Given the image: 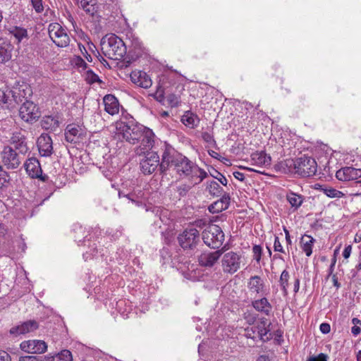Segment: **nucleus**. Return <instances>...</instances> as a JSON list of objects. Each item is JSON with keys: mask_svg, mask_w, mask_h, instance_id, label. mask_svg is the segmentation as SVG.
I'll return each mask as SVG.
<instances>
[{"mask_svg": "<svg viewBox=\"0 0 361 361\" xmlns=\"http://www.w3.org/2000/svg\"><path fill=\"white\" fill-rule=\"evenodd\" d=\"M172 166L180 176H184L192 180V184L200 183L207 176L205 171L186 157L177 153L171 147H166L161 155L160 171L164 173Z\"/></svg>", "mask_w": 361, "mask_h": 361, "instance_id": "obj_1", "label": "nucleus"}, {"mask_svg": "<svg viewBox=\"0 0 361 361\" xmlns=\"http://www.w3.org/2000/svg\"><path fill=\"white\" fill-rule=\"evenodd\" d=\"M116 133L132 145L140 142L135 149L137 155H142L145 149H151L154 145V133L153 131L133 120L128 121H118L115 123Z\"/></svg>", "mask_w": 361, "mask_h": 361, "instance_id": "obj_2", "label": "nucleus"}, {"mask_svg": "<svg viewBox=\"0 0 361 361\" xmlns=\"http://www.w3.org/2000/svg\"><path fill=\"white\" fill-rule=\"evenodd\" d=\"M103 54L110 59L121 60L126 54L123 41L115 34H107L101 40Z\"/></svg>", "mask_w": 361, "mask_h": 361, "instance_id": "obj_3", "label": "nucleus"}, {"mask_svg": "<svg viewBox=\"0 0 361 361\" xmlns=\"http://www.w3.org/2000/svg\"><path fill=\"white\" fill-rule=\"evenodd\" d=\"M285 165L293 168L295 173L302 177H310L315 175L317 169L316 161L313 158L305 155L295 160L287 159L285 161Z\"/></svg>", "mask_w": 361, "mask_h": 361, "instance_id": "obj_4", "label": "nucleus"}, {"mask_svg": "<svg viewBox=\"0 0 361 361\" xmlns=\"http://www.w3.org/2000/svg\"><path fill=\"white\" fill-rule=\"evenodd\" d=\"M32 91L30 87L24 88L23 85L18 87H14L11 90L8 87L0 89V104L6 108L12 106L13 102L16 104L23 102V98H25L27 95L30 96Z\"/></svg>", "mask_w": 361, "mask_h": 361, "instance_id": "obj_5", "label": "nucleus"}, {"mask_svg": "<svg viewBox=\"0 0 361 361\" xmlns=\"http://www.w3.org/2000/svg\"><path fill=\"white\" fill-rule=\"evenodd\" d=\"M204 243L212 249H218L222 245L225 235L220 226L216 224H210L202 233Z\"/></svg>", "mask_w": 361, "mask_h": 361, "instance_id": "obj_6", "label": "nucleus"}, {"mask_svg": "<svg viewBox=\"0 0 361 361\" xmlns=\"http://www.w3.org/2000/svg\"><path fill=\"white\" fill-rule=\"evenodd\" d=\"M221 267L224 273L233 274L240 269L242 263V255L239 252L229 251L221 255Z\"/></svg>", "mask_w": 361, "mask_h": 361, "instance_id": "obj_7", "label": "nucleus"}, {"mask_svg": "<svg viewBox=\"0 0 361 361\" xmlns=\"http://www.w3.org/2000/svg\"><path fill=\"white\" fill-rule=\"evenodd\" d=\"M25 156V154L19 153L13 147L8 145L4 147L1 152L2 163L7 169H18Z\"/></svg>", "mask_w": 361, "mask_h": 361, "instance_id": "obj_8", "label": "nucleus"}, {"mask_svg": "<svg viewBox=\"0 0 361 361\" xmlns=\"http://www.w3.org/2000/svg\"><path fill=\"white\" fill-rule=\"evenodd\" d=\"M178 240L183 250H194L200 243V233L195 228H186L178 235Z\"/></svg>", "mask_w": 361, "mask_h": 361, "instance_id": "obj_9", "label": "nucleus"}, {"mask_svg": "<svg viewBox=\"0 0 361 361\" xmlns=\"http://www.w3.org/2000/svg\"><path fill=\"white\" fill-rule=\"evenodd\" d=\"M48 32L49 37L57 47H66L69 45L70 37L60 24L57 23L49 24Z\"/></svg>", "mask_w": 361, "mask_h": 361, "instance_id": "obj_10", "label": "nucleus"}, {"mask_svg": "<svg viewBox=\"0 0 361 361\" xmlns=\"http://www.w3.org/2000/svg\"><path fill=\"white\" fill-rule=\"evenodd\" d=\"M149 150L145 149V153L142 154L145 157L140 160V164L141 171L144 174H152L161 164L158 154L154 152H149Z\"/></svg>", "mask_w": 361, "mask_h": 361, "instance_id": "obj_11", "label": "nucleus"}, {"mask_svg": "<svg viewBox=\"0 0 361 361\" xmlns=\"http://www.w3.org/2000/svg\"><path fill=\"white\" fill-rule=\"evenodd\" d=\"M224 251L225 247L215 251H204L197 257V262L202 267L212 268L219 262Z\"/></svg>", "mask_w": 361, "mask_h": 361, "instance_id": "obj_12", "label": "nucleus"}, {"mask_svg": "<svg viewBox=\"0 0 361 361\" xmlns=\"http://www.w3.org/2000/svg\"><path fill=\"white\" fill-rule=\"evenodd\" d=\"M19 116L24 121L32 123L39 118L40 114L37 106L32 102L26 100L20 107Z\"/></svg>", "mask_w": 361, "mask_h": 361, "instance_id": "obj_13", "label": "nucleus"}, {"mask_svg": "<svg viewBox=\"0 0 361 361\" xmlns=\"http://www.w3.org/2000/svg\"><path fill=\"white\" fill-rule=\"evenodd\" d=\"M20 348L29 354H42L47 350V345L42 340H28L23 341Z\"/></svg>", "mask_w": 361, "mask_h": 361, "instance_id": "obj_14", "label": "nucleus"}, {"mask_svg": "<svg viewBox=\"0 0 361 361\" xmlns=\"http://www.w3.org/2000/svg\"><path fill=\"white\" fill-rule=\"evenodd\" d=\"M85 134L84 129L75 123L68 124L65 129V140L70 143H79Z\"/></svg>", "mask_w": 361, "mask_h": 361, "instance_id": "obj_15", "label": "nucleus"}, {"mask_svg": "<svg viewBox=\"0 0 361 361\" xmlns=\"http://www.w3.org/2000/svg\"><path fill=\"white\" fill-rule=\"evenodd\" d=\"M38 327V323L34 319H30L25 322H23L19 325L13 326L9 330V333L11 335H13V336L16 337L20 335H24L25 334L32 332L37 329Z\"/></svg>", "mask_w": 361, "mask_h": 361, "instance_id": "obj_16", "label": "nucleus"}, {"mask_svg": "<svg viewBox=\"0 0 361 361\" xmlns=\"http://www.w3.org/2000/svg\"><path fill=\"white\" fill-rule=\"evenodd\" d=\"M336 176L341 181L354 180L361 177V169L350 166L343 167L336 171Z\"/></svg>", "mask_w": 361, "mask_h": 361, "instance_id": "obj_17", "label": "nucleus"}, {"mask_svg": "<svg viewBox=\"0 0 361 361\" xmlns=\"http://www.w3.org/2000/svg\"><path fill=\"white\" fill-rule=\"evenodd\" d=\"M37 144L39 152L42 157H49L52 154V140L48 134H42L38 137Z\"/></svg>", "mask_w": 361, "mask_h": 361, "instance_id": "obj_18", "label": "nucleus"}, {"mask_svg": "<svg viewBox=\"0 0 361 361\" xmlns=\"http://www.w3.org/2000/svg\"><path fill=\"white\" fill-rule=\"evenodd\" d=\"M10 142L12 147L20 154H26L29 148L25 142V136L20 132H15L13 133Z\"/></svg>", "mask_w": 361, "mask_h": 361, "instance_id": "obj_19", "label": "nucleus"}, {"mask_svg": "<svg viewBox=\"0 0 361 361\" xmlns=\"http://www.w3.org/2000/svg\"><path fill=\"white\" fill-rule=\"evenodd\" d=\"M130 79L133 83L145 89L150 87L152 84L151 78L143 71H133L130 73Z\"/></svg>", "mask_w": 361, "mask_h": 361, "instance_id": "obj_20", "label": "nucleus"}, {"mask_svg": "<svg viewBox=\"0 0 361 361\" xmlns=\"http://www.w3.org/2000/svg\"><path fill=\"white\" fill-rule=\"evenodd\" d=\"M24 167L27 174L32 178H40L42 173L40 164L35 157L27 159L24 164Z\"/></svg>", "mask_w": 361, "mask_h": 361, "instance_id": "obj_21", "label": "nucleus"}, {"mask_svg": "<svg viewBox=\"0 0 361 361\" xmlns=\"http://www.w3.org/2000/svg\"><path fill=\"white\" fill-rule=\"evenodd\" d=\"M104 110L109 114L114 116L119 111V103L117 98L112 94H107L103 99Z\"/></svg>", "mask_w": 361, "mask_h": 361, "instance_id": "obj_22", "label": "nucleus"}, {"mask_svg": "<svg viewBox=\"0 0 361 361\" xmlns=\"http://www.w3.org/2000/svg\"><path fill=\"white\" fill-rule=\"evenodd\" d=\"M231 197L228 193L225 192L220 200L214 202L209 207V210L212 213H219L228 208L230 205Z\"/></svg>", "mask_w": 361, "mask_h": 361, "instance_id": "obj_23", "label": "nucleus"}, {"mask_svg": "<svg viewBox=\"0 0 361 361\" xmlns=\"http://www.w3.org/2000/svg\"><path fill=\"white\" fill-rule=\"evenodd\" d=\"M247 288L251 293H263L264 283L259 276H251L247 283Z\"/></svg>", "mask_w": 361, "mask_h": 361, "instance_id": "obj_24", "label": "nucleus"}, {"mask_svg": "<svg viewBox=\"0 0 361 361\" xmlns=\"http://www.w3.org/2000/svg\"><path fill=\"white\" fill-rule=\"evenodd\" d=\"M12 44L4 39H0V62L4 63L11 59V52L13 51Z\"/></svg>", "mask_w": 361, "mask_h": 361, "instance_id": "obj_25", "label": "nucleus"}, {"mask_svg": "<svg viewBox=\"0 0 361 361\" xmlns=\"http://www.w3.org/2000/svg\"><path fill=\"white\" fill-rule=\"evenodd\" d=\"M251 161L253 165L265 166L270 164L271 157L263 152H256L251 155Z\"/></svg>", "mask_w": 361, "mask_h": 361, "instance_id": "obj_26", "label": "nucleus"}, {"mask_svg": "<svg viewBox=\"0 0 361 361\" xmlns=\"http://www.w3.org/2000/svg\"><path fill=\"white\" fill-rule=\"evenodd\" d=\"M253 307L258 312L269 315L271 311V305L266 298L256 300L252 302Z\"/></svg>", "mask_w": 361, "mask_h": 361, "instance_id": "obj_27", "label": "nucleus"}, {"mask_svg": "<svg viewBox=\"0 0 361 361\" xmlns=\"http://www.w3.org/2000/svg\"><path fill=\"white\" fill-rule=\"evenodd\" d=\"M315 239L311 235L305 234L300 239V246L307 257H310L312 253V247Z\"/></svg>", "mask_w": 361, "mask_h": 361, "instance_id": "obj_28", "label": "nucleus"}, {"mask_svg": "<svg viewBox=\"0 0 361 361\" xmlns=\"http://www.w3.org/2000/svg\"><path fill=\"white\" fill-rule=\"evenodd\" d=\"M181 121L185 126L194 128L197 126L200 119L196 114L191 111H186L182 116Z\"/></svg>", "mask_w": 361, "mask_h": 361, "instance_id": "obj_29", "label": "nucleus"}, {"mask_svg": "<svg viewBox=\"0 0 361 361\" xmlns=\"http://www.w3.org/2000/svg\"><path fill=\"white\" fill-rule=\"evenodd\" d=\"M41 126L46 130H55L59 126L57 118L52 116H45L41 120Z\"/></svg>", "mask_w": 361, "mask_h": 361, "instance_id": "obj_30", "label": "nucleus"}, {"mask_svg": "<svg viewBox=\"0 0 361 361\" xmlns=\"http://www.w3.org/2000/svg\"><path fill=\"white\" fill-rule=\"evenodd\" d=\"M318 187L316 188L323 192L327 197L330 198H341L343 197L345 194L332 187L326 186L324 185H317Z\"/></svg>", "mask_w": 361, "mask_h": 361, "instance_id": "obj_31", "label": "nucleus"}, {"mask_svg": "<svg viewBox=\"0 0 361 361\" xmlns=\"http://www.w3.org/2000/svg\"><path fill=\"white\" fill-rule=\"evenodd\" d=\"M206 190L214 197H221L225 193L222 187L214 180L207 182Z\"/></svg>", "mask_w": 361, "mask_h": 361, "instance_id": "obj_32", "label": "nucleus"}, {"mask_svg": "<svg viewBox=\"0 0 361 361\" xmlns=\"http://www.w3.org/2000/svg\"><path fill=\"white\" fill-rule=\"evenodd\" d=\"M8 31L18 43L22 42L23 39L28 38L27 31L23 27L14 26L11 27Z\"/></svg>", "mask_w": 361, "mask_h": 361, "instance_id": "obj_33", "label": "nucleus"}, {"mask_svg": "<svg viewBox=\"0 0 361 361\" xmlns=\"http://www.w3.org/2000/svg\"><path fill=\"white\" fill-rule=\"evenodd\" d=\"M286 199L295 210L302 205L304 200V197L302 195L293 192H290L287 194Z\"/></svg>", "mask_w": 361, "mask_h": 361, "instance_id": "obj_34", "label": "nucleus"}, {"mask_svg": "<svg viewBox=\"0 0 361 361\" xmlns=\"http://www.w3.org/2000/svg\"><path fill=\"white\" fill-rule=\"evenodd\" d=\"M77 3L87 14L94 15L96 0H79V2Z\"/></svg>", "mask_w": 361, "mask_h": 361, "instance_id": "obj_35", "label": "nucleus"}, {"mask_svg": "<svg viewBox=\"0 0 361 361\" xmlns=\"http://www.w3.org/2000/svg\"><path fill=\"white\" fill-rule=\"evenodd\" d=\"M197 184H192V180H189V183H181L176 187V191L180 197H185L190 190Z\"/></svg>", "mask_w": 361, "mask_h": 361, "instance_id": "obj_36", "label": "nucleus"}, {"mask_svg": "<svg viewBox=\"0 0 361 361\" xmlns=\"http://www.w3.org/2000/svg\"><path fill=\"white\" fill-rule=\"evenodd\" d=\"M289 278L290 275L288 271H287L286 270H283L280 276L279 285L281 288V290L284 295H286L288 294L287 288L288 286Z\"/></svg>", "mask_w": 361, "mask_h": 361, "instance_id": "obj_37", "label": "nucleus"}, {"mask_svg": "<svg viewBox=\"0 0 361 361\" xmlns=\"http://www.w3.org/2000/svg\"><path fill=\"white\" fill-rule=\"evenodd\" d=\"M54 355L56 361H73L72 354L68 350H62Z\"/></svg>", "mask_w": 361, "mask_h": 361, "instance_id": "obj_38", "label": "nucleus"}, {"mask_svg": "<svg viewBox=\"0 0 361 361\" xmlns=\"http://www.w3.org/2000/svg\"><path fill=\"white\" fill-rule=\"evenodd\" d=\"M252 253H253V259L256 260L257 262H259L262 257V248L260 245H255L252 247Z\"/></svg>", "mask_w": 361, "mask_h": 361, "instance_id": "obj_39", "label": "nucleus"}, {"mask_svg": "<svg viewBox=\"0 0 361 361\" xmlns=\"http://www.w3.org/2000/svg\"><path fill=\"white\" fill-rule=\"evenodd\" d=\"M202 138L206 142L209 146L214 147L216 145V141L214 136L208 132H204L202 133Z\"/></svg>", "mask_w": 361, "mask_h": 361, "instance_id": "obj_40", "label": "nucleus"}, {"mask_svg": "<svg viewBox=\"0 0 361 361\" xmlns=\"http://www.w3.org/2000/svg\"><path fill=\"white\" fill-rule=\"evenodd\" d=\"M32 6L35 11L37 13H41L44 11V6L42 0H30Z\"/></svg>", "mask_w": 361, "mask_h": 361, "instance_id": "obj_41", "label": "nucleus"}, {"mask_svg": "<svg viewBox=\"0 0 361 361\" xmlns=\"http://www.w3.org/2000/svg\"><path fill=\"white\" fill-rule=\"evenodd\" d=\"M211 176L217 179L223 185L226 186L228 184L227 178L220 172L214 170V173H210Z\"/></svg>", "mask_w": 361, "mask_h": 361, "instance_id": "obj_42", "label": "nucleus"}, {"mask_svg": "<svg viewBox=\"0 0 361 361\" xmlns=\"http://www.w3.org/2000/svg\"><path fill=\"white\" fill-rule=\"evenodd\" d=\"M87 80H88L90 83L102 82L99 76L96 73H94L92 70H88L87 71Z\"/></svg>", "mask_w": 361, "mask_h": 361, "instance_id": "obj_43", "label": "nucleus"}, {"mask_svg": "<svg viewBox=\"0 0 361 361\" xmlns=\"http://www.w3.org/2000/svg\"><path fill=\"white\" fill-rule=\"evenodd\" d=\"M73 63L78 68H81L82 70H85L87 68V63L86 62L82 59V57L78 56H75L73 59Z\"/></svg>", "mask_w": 361, "mask_h": 361, "instance_id": "obj_44", "label": "nucleus"}, {"mask_svg": "<svg viewBox=\"0 0 361 361\" xmlns=\"http://www.w3.org/2000/svg\"><path fill=\"white\" fill-rule=\"evenodd\" d=\"M328 355L324 353H319L317 356H310L307 361H327Z\"/></svg>", "mask_w": 361, "mask_h": 361, "instance_id": "obj_45", "label": "nucleus"}, {"mask_svg": "<svg viewBox=\"0 0 361 361\" xmlns=\"http://www.w3.org/2000/svg\"><path fill=\"white\" fill-rule=\"evenodd\" d=\"M338 252V250H334V257L331 259V263L329 266V273H328V276H327V279L329 278L332 274H334V268H335V264L336 263V254Z\"/></svg>", "mask_w": 361, "mask_h": 361, "instance_id": "obj_46", "label": "nucleus"}, {"mask_svg": "<svg viewBox=\"0 0 361 361\" xmlns=\"http://www.w3.org/2000/svg\"><path fill=\"white\" fill-rule=\"evenodd\" d=\"M274 249L275 252L285 253V250L283 248L278 236H275L274 238Z\"/></svg>", "mask_w": 361, "mask_h": 361, "instance_id": "obj_47", "label": "nucleus"}, {"mask_svg": "<svg viewBox=\"0 0 361 361\" xmlns=\"http://www.w3.org/2000/svg\"><path fill=\"white\" fill-rule=\"evenodd\" d=\"M167 101L169 102L171 106H177L179 104V99L178 97H176L175 94H169L167 97Z\"/></svg>", "mask_w": 361, "mask_h": 361, "instance_id": "obj_48", "label": "nucleus"}, {"mask_svg": "<svg viewBox=\"0 0 361 361\" xmlns=\"http://www.w3.org/2000/svg\"><path fill=\"white\" fill-rule=\"evenodd\" d=\"M19 361H39V357L34 355H25L19 357Z\"/></svg>", "mask_w": 361, "mask_h": 361, "instance_id": "obj_49", "label": "nucleus"}, {"mask_svg": "<svg viewBox=\"0 0 361 361\" xmlns=\"http://www.w3.org/2000/svg\"><path fill=\"white\" fill-rule=\"evenodd\" d=\"M0 361H11L10 355L6 351H0Z\"/></svg>", "mask_w": 361, "mask_h": 361, "instance_id": "obj_50", "label": "nucleus"}, {"mask_svg": "<svg viewBox=\"0 0 361 361\" xmlns=\"http://www.w3.org/2000/svg\"><path fill=\"white\" fill-rule=\"evenodd\" d=\"M320 331H322V333L323 334H328L330 332V330H331V327H330V325L327 323H322L321 325H320Z\"/></svg>", "mask_w": 361, "mask_h": 361, "instance_id": "obj_51", "label": "nucleus"}, {"mask_svg": "<svg viewBox=\"0 0 361 361\" xmlns=\"http://www.w3.org/2000/svg\"><path fill=\"white\" fill-rule=\"evenodd\" d=\"M39 361H56L55 355L48 354L43 357H39Z\"/></svg>", "mask_w": 361, "mask_h": 361, "instance_id": "obj_52", "label": "nucleus"}, {"mask_svg": "<svg viewBox=\"0 0 361 361\" xmlns=\"http://www.w3.org/2000/svg\"><path fill=\"white\" fill-rule=\"evenodd\" d=\"M268 331H269V330H267L265 328L259 330V331H258V334H259V336L260 338L262 340H263L264 341H265L269 339L268 337L265 338V336H267Z\"/></svg>", "mask_w": 361, "mask_h": 361, "instance_id": "obj_53", "label": "nucleus"}, {"mask_svg": "<svg viewBox=\"0 0 361 361\" xmlns=\"http://www.w3.org/2000/svg\"><path fill=\"white\" fill-rule=\"evenodd\" d=\"M351 250L352 246L350 245L345 247L343 252V256L345 259H348L350 256Z\"/></svg>", "mask_w": 361, "mask_h": 361, "instance_id": "obj_54", "label": "nucleus"}, {"mask_svg": "<svg viewBox=\"0 0 361 361\" xmlns=\"http://www.w3.org/2000/svg\"><path fill=\"white\" fill-rule=\"evenodd\" d=\"M331 277L333 282V285L336 288V289H338L341 287V283L338 282L336 274H332Z\"/></svg>", "mask_w": 361, "mask_h": 361, "instance_id": "obj_55", "label": "nucleus"}, {"mask_svg": "<svg viewBox=\"0 0 361 361\" xmlns=\"http://www.w3.org/2000/svg\"><path fill=\"white\" fill-rule=\"evenodd\" d=\"M233 176L240 180V181H243L245 180V175L244 173L240 172V171H234L233 173Z\"/></svg>", "mask_w": 361, "mask_h": 361, "instance_id": "obj_56", "label": "nucleus"}, {"mask_svg": "<svg viewBox=\"0 0 361 361\" xmlns=\"http://www.w3.org/2000/svg\"><path fill=\"white\" fill-rule=\"evenodd\" d=\"M351 332L354 336H357L361 333V327L354 324L351 329Z\"/></svg>", "mask_w": 361, "mask_h": 361, "instance_id": "obj_57", "label": "nucleus"}, {"mask_svg": "<svg viewBox=\"0 0 361 361\" xmlns=\"http://www.w3.org/2000/svg\"><path fill=\"white\" fill-rule=\"evenodd\" d=\"M82 48H83L84 51H85L82 54L84 57L87 59V61H88L89 62H91L92 61V58L91 55L88 54V52L87 51L86 48L85 47V46H82Z\"/></svg>", "mask_w": 361, "mask_h": 361, "instance_id": "obj_58", "label": "nucleus"}, {"mask_svg": "<svg viewBox=\"0 0 361 361\" xmlns=\"http://www.w3.org/2000/svg\"><path fill=\"white\" fill-rule=\"evenodd\" d=\"M284 232H285V235H286V243L288 245H290L292 242H291L289 231L286 228H284Z\"/></svg>", "mask_w": 361, "mask_h": 361, "instance_id": "obj_59", "label": "nucleus"}, {"mask_svg": "<svg viewBox=\"0 0 361 361\" xmlns=\"http://www.w3.org/2000/svg\"><path fill=\"white\" fill-rule=\"evenodd\" d=\"M74 231L76 233H82L84 234L85 233V228H83L82 226H76L74 228Z\"/></svg>", "mask_w": 361, "mask_h": 361, "instance_id": "obj_60", "label": "nucleus"}, {"mask_svg": "<svg viewBox=\"0 0 361 361\" xmlns=\"http://www.w3.org/2000/svg\"><path fill=\"white\" fill-rule=\"evenodd\" d=\"M300 288V280L299 279H295L294 281V287H293V291L295 293L298 292Z\"/></svg>", "mask_w": 361, "mask_h": 361, "instance_id": "obj_61", "label": "nucleus"}, {"mask_svg": "<svg viewBox=\"0 0 361 361\" xmlns=\"http://www.w3.org/2000/svg\"><path fill=\"white\" fill-rule=\"evenodd\" d=\"M208 153L212 157L219 159V154L216 152L214 150H208Z\"/></svg>", "mask_w": 361, "mask_h": 361, "instance_id": "obj_62", "label": "nucleus"}, {"mask_svg": "<svg viewBox=\"0 0 361 361\" xmlns=\"http://www.w3.org/2000/svg\"><path fill=\"white\" fill-rule=\"evenodd\" d=\"M257 361H270V359L269 358L268 356L262 355L258 357V358L257 359Z\"/></svg>", "mask_w": 361, "mask_h": 361, "instance_id": "obj_63", "label": "nucleus"}, {"mask_svg": "<svg viewBox=\"0 0 361 361\" xmlns=\"http://www.w3.org/2000/svg\"><path fill=\"white\" fill-rule=\"evenodd\" d=\"M352 322L355 325L361 326V320H360L357 317H353Z\"/></svg>", "mask_w": 361, "mask_h": 361, "instance_id": "obj_64", "label": "nucleus"}]
</instances>
